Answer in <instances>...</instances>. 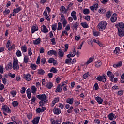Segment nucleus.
<instances>
[{
    "label": "nucleus",
    "mask_w": 124,
    "mask_h": 124,
    "mask_svg": "<svg viewBox=\"0 0 124 124\" xmlns=\"http://www.w3.org/2000/svg\"><path fill=\"white\" fill-rule=\"evenodd\" d=\"M36 97L38 98V99L41 100L39 103L40 106H43V105H44V103H46V100H47V96L45 94L37 95Z\"/></svg>",
    "instance_id": "obj_1"
},
{
    "label": "nucleus",
    "mask_w": 124,
    "mask_h": 124,
    "mask_svg": "<svg viewBox=\"0 0 124 124\" xmlns=\"http://www.w3.org/2000/svg\"><path fill=\"white\" fill-rule=\"evenodd\" d=\"M107 26V23L106 21H102L100 22L97 26L98 31H102L103 30H105Z\"/></svg>",
    "instance_id": "obj_2"
},
{
    "label": "nucleus",
    "mask_w": 124,
    "mask_h": 124,
    "mask_svg": "<svg viewBox=\"0 0 124 124\" xmlns=\"http://www.w3.org/2000/svg\"><path fill=\"white\" fill-rule=\"evenodd\" d=\"M6 48H8V51H12V50L15 49V45L9 40L7 42Z\"/></svg>",
    "instance_id": "obj_3"
},
{
    "label": "nucleus",
    "mask_w": 124,
    "mask_h": 124,
    "mask_svg": "<svg viewBox=\"0 0 124 124\" xmlns=\"http://www.w3.org/2000/svg\"><path fill=\"white\" fill-rule=\"evenodd\" d=\"M2 110L5 116H7V114H10L11 113V110H10L9 107L7 105H4L2 107Z\"/></svg>",
    "instance_id": "obj_4"
},
{
    "label": "nucleus",
    "mask_w": 124,
    "mask_h": 124,
    "mask_svg": "<svg viewBox=\"0 0 124 124\" xmlns=\"http://www.w3.org/2000/svg\"><path fill=\"white\" fill-rule=\"evenodd\" d=\"M18 59L17 58L14 59L13 60V69L14 70H18L20 68L19 63H18Z\"/></svg>",
    "instance_id": "obj_5"
},
{
    "label": "nucleus",
    "mask_w": 124,
    "mask_h": 124,
    "mask_svg": "<svg viewBox=\"0 0 124 124\" xmlns=\"http://www.w3.org/2000/svg\"><path fill=\"white\" fill-rule=\"evenodd\" d=\"M96 80L99 82L105 83L106 82V75L103 74L102 76H98L96 78Z\"/></svg>",
    "instance_id": "obj_6"
},
{
    "label": "nucleus",
    "mask_w": 124,
    "mask_h": 124,
    "mask_svg": "<svg viewBox=\"0 0 124 124\" xmlns=\"http://www.w3.org/2000/svg\"><path fill=\"white\" fill-rule=\"evenodd\" d=\"M116 28H117L118 30H124V22H120L116 24H115Z\"/></svg>",
    "instance_id": "obj_7"
},
{
    "label": "nucleus",
    "mask_w": 124,
    "mask_h": 124,
    "mask_svg": "<svg viewBox=\"0 0 124 124\" xmlns=\"http://www.w3.org/2000/svg\"><path fill=\"white\" fill-rule=\"evenodd\" d=\"M107 75L108 77H109L110 81H113V79H114V77H115V75L113 74V72H111V71H108L107 72Z\"/></svg>",
    "instance_id": "obj_8"
},
{
    "label": "nucleus",
    "mask_w": 124,
    "mask_h": 124,
    "mask_svg": "<svg viewBox=\"0 0 124 124\" xmlns=\"http://www.w3.org/2000/svg\"><path fill=\"white\" fill-rule=\"evenodd\" d=\"M59 101H60V98L58 97H55L54 98L52 101V103H51V107H54V106H55V105H56V103H58Z\"/></svg>",
    "instance_id": "obj_9"
},
{
    "label": "nucleus",
    "mask_w": 124,
    "mask_h": 124,
    "mask_svg": "<svg viewBox=\"0 0 124 124\" xmlns=\"http://www.w3.org/2000/svg\"><path fill=\"white\" fill-rule=\"evenodd\" d=\"M53 112L55 115H59V114H61V109L55 106L53 109Z\"/></svg>",
    "instance_id": "obj_10"
},
{
    "label": "nucleus",
    "mask_w": 124,
    "mask_h": 124,
    "mask_svg": "<svg viewBox=\"0 0 124 124\" xmlns=\"http://www.w3.org/2000/svg\"><path fill=\"white\" fill-rule=\"evenodd\" d=\"M22 10V7H19L17 8L14 9L13 11V16H15L17 13H19Z\"/></svg>",
    "instance_id": "obj_11"
},
{
    "label": "nucleus",
    "mask_w": 124,
    "mask_h": 124,
    "mask_svg": "<svg viewBox=\"0 0 124 124\" xmlns=\"http://www.w3.org/2000/svg\"><path fill=\"white\" fill-rule=\"evenodd\" d=\"M98 6V3H95L93 4V5L90 6V8L92 11L94 12V10H97Z\"/></svg>",
    "instance_id": "obj_12"
},
{
    "label": "nucleus",
    "mask_w": 124,
    "mask_h": 124,
    "mask_svg": "<svg viewBox=\"0 0 124 124\" xmlns=\"http://www.w3.org/2000/svg\"><path fill=\"white\" fill-rule=\"evenodd\" d=\"M47 55L48 56H53V55H54V56L57 57V56H58V53H57V51H56V50H51L47 52Z\"/></svg>",
    "instance_id": "obj_13"
},
{
    "label": "nucleus",
    "mask_w": 124,
    "mask_h": 124,
    "mask_svg": "<svg viewBox=\"0 0 124 124\" xmlns=\"http://www.w3.org/2000/svg\"><path fill=\"white\" fill-rule=\"evenodd\" d=\"M41 31L43 33H48L49 32V30L47 29V27L45 25H42V28Z\"/></svg>",
    "instance_id": "obj_14"
},
{
    "label": "nucleus",
    "mask_w": 124,
    "mask_h": 124,
    "mask_svg": "<svg viewBox=\"0 0 124 124\" xmlns=\"http://www.w3.org/2000/svg\"><path fill=\"white\" fill-rule=\"evenodd\" d=\"M94 65L96 68H99L102 65V62L100 60H98L95 62Z\"/></svg>",
    "instance_id": "obj_15"
},
{
    "label": "nucleus",
    "mask_w": 124,
    "mask_h": 124,
    "mask_svg": "<svg viewBox=\"0 0 124 124\" xmlns=\"http://www.w3.org/2000/svg\"><path fill=\"white\" fill-rule=\"evenodd\" d=\"M23 78L26 81H31V76L30 74H24Z\"/></svg>",
    "instance_id": "obj_16"
},
{
    "label": "nucleus",
    "mask_w": 124,
    "mask_h": 124,
    "mask_svg": "<svg viewBox=\"0 0 124 124\" xmlns=\"http://www.w3.org/2000/svg\"><path fill=\"white\" fill-rule=\"evenodd\" d=\"M45 110H46L45 107L38 108L36 110V112L37 114H40V113H43Z\"/></svg>",
    "instance_id": "obj_17"
},
{
    "label": "nucleus",
    "mask_w": 124,
    "mask_h": 124,
    "mask_svg": "<svg viewBox=\"0 0 124 124\" xmlns=\"http://www.w3.org/2000/svg\"><path fill=\"white\" fill-rule=\"evenodd\" d=\"M123 65V62L122 61H119L118 62L114 64L113 65V67L114 68H120Z\"/></svg>",
    "instance_id": "obj_18"
},
{
    "label": "nucleus",
    "mask_w": 124,
    "mask_h": 124,
    "mask_svg": "<svg viewBox=\"0 0 124 124\" xmlns=\"http://www.w3.org/2000/svg\"><path fill=\"white\" fill-rule=\"evenodd\" d=\"M38 30V26L36 25H33L31 28V33H34Z\"/></svg>",
    "instance_id": "obj_19"
},
{
    "label": "nucleus",
    "mask_w": 124,
    "mask_h": 124,
    "mask_svg": "<svg viewBox=\"0 0 124 124\" xmlns=\"http://www.w3.org/2000/svg\"><path fill=\"white\" fill-rule=\"evenodd\" d=\"M64 56V51L62 50V49L58 50V58L60 59H62L63 57Z\"/></svg>",
    "instance_id": "obj_20"
},
{
    "label": "nucleus",
    "mask_w": 124,
    "mask_h": 124,
    "mask_svg": "<svg viewBox=\"0 0 124 124\" xmlns=\"http://www.w3.org/2000/svg\"><path fill=\"white\" fill-rule=\"evenodd\" d=\"M76 55V51L75 49L74 48L73 50L69 54L67 55V58H73Z\"/></svg>",
    "instance_id": "obj_21"
},
{
    "label": "nucleus",
    "mask_w": 124,
    "mask_h": 124,
    "mask_svg": "<svg viewBox=\"0 0 124 124\" xmlns=\"http://www.w3.org/2000/svg\"><path fill=\"white\" fill-rule=\"evenodd\" d=\"M43 14L46 20H47V21H50V16H48L47 10H45Z\"/></svg>",
    "instance_id": "obj_22"
},
{
    "label": "nucleus",
    "mask_w": 124,
    "mask_h": 124,
    "mask_svg": "<svg viewBox=\"0 0 124 124\" xmlns=\"http://www.w3.org/2000/svg\"><path fill=\"white\" fill-rule=\"evenodd\" d=\"M117 14L116 13L113 14L110 18V20L112 23H115V22L117 21Z\"/></svg>",
    "instance_id": "obj_23"
},
{
    "label": "nucleus",
    "mask_w": 124,
    "mask_h": 124,
    "mask_svg": "<svg viewBox=\"0 0 124 124\" xmlns=\"http://www.w3.org/2000/svg\"><path fill=\"white\" fill-rule=\"evenodd\" d=\"M92 32L93 36H95V37H97V36H99V35H100V32L94 29L93 30Z\"/></svg>",
    "instance_id": "obj_24"
},
{
    "label": "nucleus",
    "mask_w": 124,
    "mask_h": 124,
    "mask_svg": "<svg viewBox=\"0 0 124 124\" xmlns=\"http://www.w3.org/2000/svg\"><path fill=\"white\" fill-rule=\"evenodd\" d=\"M117 118V116H116L115 114H114L113 113H111L108 114V119L110 120V121H113L114 119H116Z\"/></svg>",
    "instance_id": "obj_25"
},
{
    "label": "nucleus",
    "mask_w": 124,
    "mask_h": 124,
    "mask_svg": "<svg viewBox=\"0 0 124 124\" xmlns=\"http://www.w3.org/2000/svg\"><path fill=\"white\" fill-rule=\"evenodd\" d=\"M36 91H37L36 87H35V86H32L31 87V91L34 95L36 94Z\"/></svg>",
    "instance_id": "obj_26"
},
{
    "label": "nucleus",
    "mask_w": 124,
    "mask_h": 124,
    "mask_svg": "<svg viewBox=\"0 0 124 124\" xmlns=\"http://www.w3.org/2000/svg\"><path fill=\"white\" fill-rule=\"evenodd\" d=\"M62 86L61 84H59L55 90V93H59L62 92Z\"/></svg>",
    "instance_id": "obj_27"
},
{
    "label": "nucleus",
    "mask_w": 124,
    "mask_h": 124,
    "mask_svg": "<svg viewBox=\"0 0 124 124\" xmlns=\"http://www.w3.org/2000/svg\"><path fill=\"white\" fill-rule=\"evenodd\" d=\"M93 60H94V57L93 56H92L87 60L86 62L85 63V65H88V64H90Z\"/></svg>",
    "instance_id": "obj_28"
},
{
    "label": "nucleus",
    "mask_w": 124,
    "mask_h": 124,
    "mask_svg": "<svg viewBox=\"0 0 124 124\" xmlns=\"http://www.w3.org/2000/svg\"><path fill=\"white\" fill-rule=\"evenodd\" d=\"M95 100L98 102V104H102V102H103V99L101 98V97L97 96L95 98Z\"/></svg>",
    "instance_id": "obj_29"
},
{
    "label": "nucleus",
    "mask_w": 124,
    "mask_h": 124,
    "mask_svg": "<svg viewBox=\"0 0 124 124\" xmlns=\"http://www.w3.org/2000/svg\"><path fill=\"white\" fill-rule=\"evenodd\" d=\"M40 42H41V39L40 38L33 40V43L34 45H38L40 44Z\"/></svg>",
    "instance_id": "obj_30"
},
{
    "label": "nucleus",
    "mask_w": 124,
    "mask_h": 124,
    "mask_svg": "<svg viewBox=\"0 0 124 124\" xmlns=\"http://www.w3.org/2000/svg\"><path fill=\"white\" fill-rule=\"evenodd\" d=\"M71 16L72 17L74 21L77 20V17H76V12L75 11H73L71 13Z\"/></svg>",
    "instance_id": "obj_31"
},
{
    "label": "nucleus",
    "mask_w": 124,
    "mask_h": 124,
    "mask_svg": "<svg viewBox=\"0 0 124 124\" xmlns=\"http://www.w3.org/2000/svg\"><path fill=\"white\" fill-rule=\"evenodd\" d=\"M45 87L49 89H52L53 88V83L52 82H49L46 84Z\"/></svg>",
    "instance_id": "obj_32"
},
{
    "label": "nucleus",
    "mask_w": 124,
    "mask_h": 124,
    "mask_svg": "<svg viewBox=\"0 0 124 124\" xmlns=\"http://www.w3.org/2000/svg\"><path fill=\"white\" fill-rule=\"evenodd\" d=\"M118 35L120 37H123L124 35V30H121V29H118Z\"/></svg>",
    "instance_id": "obj_33"
},
{
    "label": "nucleus",
    "mask_w": 124,
    "mask_h": 124,
    "mask_svg": "<svg viewBox=\"0 0 124 124\" xmlns=\"http://www.w3.org/2000/svg\"><path fill=\"white\" fill-rule=\"evenodd\" d=\"M26 93L27 95V97L28 99H31V90L30 89H27L26 90Z\"/></svg>",
    "instance_id": "obj_34"
},
{
    "label": "nucleus",
    "mask_w": 124,
    "mask_h": 124,
    "mask_svg": "<svg viewBox=\"0 0 124 124\" xmlns=\"http://www.w3.org/2000/svg\"><path fill=\"white\" fill-rule=\"evenodd\" d=\"M39 120H40V117H37L35 118L33 120H32V123L33 124H37L38 123H39Z\"/></svg>",
    "instance_id": "obj_35"
},
{
    "label": "nucleus",
    "mask_w": 124,
    "mask_h": 124,
    "mask_svg": "<svg viewBox=\"0 0 124 124\" xmlns=\"http://www.w3.org/2000/svg\"><path fill=\"white\" fill-rule=\"evenodd\" d=\"M10 93L12 97H15L17 94V91L16 90H12L10 91Z\"/></svg>",
    "instance_id": "obj_36"
},
{
    "label": "nucleus",
    "mask_w": 124,
    "mask_h": 124,
    "mask_svg": "<svg viewBox=\"0 0 124 124\" xmlns=\"http://www.w3.org/2000/svg\"><path fill=\"white\" fill-rule=\"evenodd\" d=\"M52 31H57L58 23H55L52 24L51 26Z\"/></svg>",
    "instance_id": "obj_37"
},
{
    "label": "nucleus",
    "mask_w": 124,
    "mask_h": 124,
    "mask_svg": "<svg viewBox=\"0 0 124 124\" xmlns=\"http://www.w3.org/2000/svg\"><path fill=\"white\" fill-rule=\"evenodd\" d=\"M62 24L61 22H58L57 24V31H62Z\"/></svg>",
    "instance_id": "obj_38"
},
{
    "label": "nucleus",
    "mask_w": 124,
    "mask_h": 124,
    "mask_svg": "<svg viewBox=\"0 0 124 124\" xmlns=\"http://www.w3.org/2000/svg\"><path fill=\"white\" fill-rule=\"evenodd\" d=\"M68 36V33L67 32V31L65 30H63L62 31V34L61 35V37H63V36Z\"/></svg>",
    "instance_id": "obj_39"
},
{
    "label": "nucleus",
    "mask_w": 124,
    "mask_h": 124,
    "mask_svg": "<svg viewBox=\"0 0 124 124\" xmlns=\"http://www.w3.org/2000/svg\"><path fill=\"white\" fill-rule=\"evenodd\" d=\"M73 101H74L73 98H68L66 100L67 103H69V104H73Z\"/></svg>",
    "instance_id": "obj_40"
},
{
    "label": "nucleus",
    "mask_w": 124,
    "mask_h": 124,
    "mask_svg": "<svg viewBox=\"0 0 124 124\" xmlns=\"http://www.w3.org/2000/svg\"><path fill=\"white\" fill-rule=\"evenodd\" d=\"M81 25L83 28H84V29H88V28H89V25L87 22H82Z\"/></svg>",
    "instance_id": "obj_41"
},
{
    "label": "nucleus",
    "mask_w": 124,
    "mask_h": 124,
    "mask_svg": "<svg viewBox=\"0 0 124 124\" xmlns=\"http://www.w3.org/2000/svg\"><path fill=\"white\" fill-rule=\"evenodd\" d=\"M21 49L22 53H26V52H27L28 48L27 47V46H21Z\"/></svg>",
    "instance_id": "obj_42"
},
{
    "label": "nucleus",
    "mask_w": 124,
    "mask_h": 124,
    "mask_svg": "<svg viewBox=\"0 0 124 124\" xmlns=\"http://www.w3.org/2000/svg\"><path fill=\"white\" fill-rule=\"evenodd\" d=\"M111 16H112V13L111 12V11H108L106 13V17L108 18V19H109V18L111 17Z\"/></svg>",
    "instance_id": "obj_43"
},
{
    "label": "nucleus",
    "mask_w": 124,
    "mask_h": 124,
    "mask_svg": "<svg viewBox=\"0 0 124 124\" xmlns=\"http://www.w3.org/2000/svg\"><path fill=\"white\" fill-rule=\"evenodd\" d=\"M98 12L100 14H103L106 12V10L105 8H100L98 10Z\"/></svg>",
    "instance_id": "obj_44"
},
{
    "label": "nucleus",
    "mask_w": 124,
    "mask_h": 124,
    "mask_svg": "<svg viewBox=\"0 0 124 124\" xmlns=\"http://www.w3.org/2000/svg\"><path fill=\"white\" fill-rule=\"evenodd\" d=\"M12 104L14 107H17L19 105V103L17 101H13Z\"/></svg>",
    "instance_id": "obj_45"
},
{
    "label": "nucleus",
    "mask_w": 124,
    "mask_h": 124,
    "mask_svg": "<svg viewBox=\"0 0 124 124\" xmlns=\"http://www.w3.org/2000/svg\"><path fill=\"white\" fill-rule=\"evenodd\" d=\"M114 53L116 55H119V54H120V47H116L115 50L114 51Z\"/></svg>",
    "instance_id": "obj_46"
},
{
    "label": "nucleus",
    "mask_w": 124,
    "mask_h": 124,
    "mask_svg": "<svg viewBox=\"0 0 124 124\" xmlns=\"http://www.w3.org/2000/svg\"><path fill=\"white\" fill-rule=\"evenodd\" d=\"M38 74H40V75H43L44 73H45V71H44V70L42 69H39L38 70Z\"/></svg>",
    "instance_id": "obj_47"
},
{
    "label": "nucleus",
    "mask_w": 124,
    "mask_h": 124,
    "mask_svg": "<svg viewBox=\"0 0 124 124\" xmlns=\"http://www.w3.org/2000/svg\"><path fill=\"white\" fill-rule=\"evenodd\" d=\"M61 10L62 13H67V10L63 6H61Z\"/></svg>",
    "instance_id": "obj_48"
},
{
    "label": "nucleus",
    "mask_w": 124,
    "mask_h": 124,
    "mask_svg": "<svg viewBox=\"0 0 124 124\" xmlns=\"http://www.w3.org/2000/svg\"><path fill=\"white\" fill-rule=\"evenodd\" d=\"M50 72H52V73H57L58 70H57V69L55 68L54 67H52L50 70Z\"/></svg>",
    "instance_id": "obj_49"
},
{
    "label": "nucleus",
    "mask_w": 124,
    "mask_h": 124,
    "mask_svg": "<svg viewBox=\"0 0 124 124\" xmlns=\"http://www.w3.org/2000/svg\"><path fill=\"white\" fill-rule=\"evenodd\" d=\"M10 13V10L7 9H5L3 12V14L4 15H7V14H9Z\"/></svg>",
    "instance_id": "obj_50"
},
{
    "label": "nucleus",
    "mask_w": 124,
    "mask_h": 124,
    "mask_svg": "<svg viewBox=\"0 0 124 124\" xmlns=\"http://www.w3.org/2000/svg\"><path fill=\"white\" fill-rule=\"evenodd\" d=\"M36 100V97L35 96L32 97L31 100V104H33V103H35Z\"/></svg>",
    "instance_id": "obj_51"
},
{
    "label": "nucleus",
    "mask_w": 124,
    "mask_h": 124,
    "mask_svg": "<svg viewBox=\"0 0 124 124\" xmlns=\"http://www.w3.org/2000/svg\"><path fill=\"white\" fill-rule=\"evenodd\" d=\"M24 62L28 63L29 62V56H25L24 58Z\"/></svg>",
    "instance_id": "obj_52"
},
{
    "label": "nucleus",
    "mask_w": 124,
    "mask_h": 124,
    "mask_svg": "<svg viewBox=\"0 0 124 124\" xmlns=\"http://www.w3.org/2000/svg\"><path fill=\"white\" fill-rule=\"evenodd\" d=\"M88 44H89V45L93 46V39H88Z\"/></svg>",
    "instance_id": "obj_53"
},
{
    "label": "nucleus",
    "mask_w": 124,
    "mask_h": 124,
    "mask_svg": "<svg viewBox=\"0 0 124 124\" xmlns=\"http://www.w3.org/2000/svg\"><path fill=\"white\" fill-rule=\"evenodd\" d=\"M83 13L85 15L90 14V10L89 9H84L83 10Z\"/></svg>",
    "instance_id": "obj_54"
},
{
    "label": "nucleus",
    "mask_w": 124,
    "mask_h": 124,
    "mask_svg": "<svg viewBox=\"0 0 124 124\" xmlns=\"http://www.w3.org/2000/svg\"><path fill=\"white\" fill-rule=\"evenodd\" d=\"M62 21V24L63 25V27L64 28L66 27V25H67V21L66 20V19H63Z\"/></svg>",
    "instance_id": "obj_55"
},
{
    "label": "nucleus",
    "mask_w": 124,
    "mask_h": 124,
    "mask_svg": "<svg viewBox=\"0 0 124 124\" xmlns=\"http://www.w3.org/2000/svg\"><path fill=\"white\" fill-rule=\"evenodd\" d=\"M71 61H72V59L68 58L65 59V63L66 64H68V63H70L71 62Z\"/></svg>",
    "instance_id": "obj_56"
},
{
    "label": "nucleus",
    "mask_w": 124,
    "mask_h": 124,
    "mask_svg": "<svg viewBox=\"0 0 124 124\" xmlns=\"http://www.w3.org/2000/svg\"><path fill=\"white\" fill-rule=\"evenodd\" d=\"M17 57H22V52L19 50H17L16 52Z\"/></svg>",
    "instance_id": "obj_57"
},
{
    "label": "nucleus",
    "mask_w": 124,
    "mask_h": 124,
    "mask_svg": "<svg viewBox=\"0 0 124 124\" xmlns=\"http://www.w3.org/2000/svg\"><path fill=\"white\" fill-rule=\"evenodd\" d=\"M79 26V23L78 22H76L73 25V28L75 30H77L78 29V27Z\"/></svg>",
    "instance_id": "obj_58"
},
{
    "label": "nucleus",
    "mask_w": 124,
    "mask_h": 124,
    "mask_svg": "<svg viewBox=\"0 0 124 124\" xmlns=\"http://www.w3.org/2000/svg\"><path fill=\"white\" fill-rule=\"evenodd\" d=\"M30 67L33 70L36 69V65L35 64H31Z\"/></svg>",
    "instance_id": "obj_59"
},
{
    "label": "nucleus",
    "mask_w": 124,
    "mask_h": 124,
    "mask_svg": "<svg viewBox=\"0 0 124 124\" xmlns=\"http://www.w3.org/2000/svg\"><path fill=\"white\" fill-rule=\"evenodd\" d=\"M65 48L64 49V52H67L68 50V47H69L68 44H66L64 45Z\"/></svg>",
    "instance_id": "obj_60"
},
{
    "label": "nucleus",
    "mask_w": 124,
    "mask_h": 124,
    "mask_svg": "<svg viewBox=\"0 0 124 124\" xmlns=\"http://www.w3.org/2000/svg\"><path fill=\"white\" fill-rule=\"evenodd\" d=\"M46 62H47V61L45 58H42L41 60V62L42 63V64H45V63H46Z\"/></svg>",
    "instance_id": "obj_61"
},
{
    "label": "nucleus",
    "mask_w": 124,
    "mask_h": 124,
    "mask_svg": "<svg viewBox=\"0 0 124 124\" xmlns=\"http://www.w3.org/2000/svg\"><path fill=\"white\" fill-rule=\"evenodd\" d=\"M26 92V88L25 87H23L21 88V90H20V93H22V94H24V93H25V92Z\"/></svg>",
    "instance_id": "obj_62"
},
{
    "label": "nucleus",
    "mask_w": 124,
    "mask_h": 124,
    "mask_svg": "<svg viewBox=\"0 0 124 124\" xmlns=\"http://www.w3.org/2000/svg\"><path fill=\"white\" fill-rule=\"evenodd\" d=\"M27 118L29 119V120H31V119H32V113H30L27 114Z\"/></svg>",
    "instance_id": "obj_63"
},
{
    "label": "nucleus",
    "mask_w": 124,
    "mask_h": 124,
    "mask_svg": "<svg viewBox=\"0 0 124 124\" xmlns=\"http://www.w3.org/2000/svg\"><path fill=\"white\" fill-rule=\"evenodd\" d=\"M28 52L29 56H31V55H32V52H31V48H29Z\"/></svg>",
    "instance_id": "obj_64"
}]
</instances>
